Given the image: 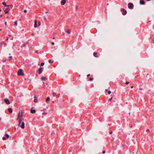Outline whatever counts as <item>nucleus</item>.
Segmentation results:
<instances>
[{"mask_svg": "<svg viewBox=\"0 0 154 154\" xmlns=\"http://www.w3.org/2000/svg\"><path fill=\"white\" fill-rule=\"evenodd\" d=\"M4 9L5 14L8 13L10 10L8 5H6V7H5Z\"/></svg>", "mask_w": 154, "mask_h": 154, "instance_id": "obj_1", "label": "nucleus"}, {"mask_svg": "<svg viewBox=\"0 0 154 154\" xmlns=\"http://www.w3.org/2000/svg\"><path fill=\"white\" fill-rule=\"evenodd\" d=\"M17 75H23V72L22 70L21 69H20L17 72Z\"/></svg>", "mask_w": 154, "mask_h": 154, "instance_id": "obj_2", "label": "nucleus"}, {"mask_svg": "<svg viewBox=\"0 0 154 154\" xmlns=\"http://www.w3.org/2000/svg\"><path fill=\"white\" fill-rule=\"evenodd\" d=\"M133 4L131 3H129L128 5V8L129 9H132L133 8Z\"/></svg>", "mask_w": 154, "mask_h": 154, "instance_id": "obj_3", "label": "nucleus"}, {"mask_svg": "<svg viewBox=\"0 0 154 154\" xmlns=\"http://www.w3.org/2000/svg\"><path fill=\"white\" fill-rule=\"evenodd\" d=\"M4 101L5 102L6 104L8 105L10 104V102L8 99L7 98H5L4 99Z\"/></svg>", "mask_w": 154, "mask_h": 154, "instance_id": "obj_4", "label": "nucleus"}, {"mask_svg": "<svg viewBox=\"0 0 154 154\" xmlns=\"http://www.w3.org/2000/svg\"><path fill=\"white\" fill-rule=\"evenodd\" d=\"M21 128L24 129L25 128V123L23 122H22L21 125L20 126Z\"/></svg>", "mask_w": 154, "mask_h": 154, "instance_id": "obj_5", "label": "nucleus"}, {"mask_svg": "<svg viewBox=\"0 0 154 154\" xmlns=\"http://www.w3.org/2000/svg\"><path fill=\"white\" fill-rule=\"evenodd\" d=\"M66 0H62L61 2V5H64L66 3Z\"/></svg>", "mask_w": 154, "mask_h": 154, "instance_id": "obj_6", "label": "nucleus"}, {"mask_svg": "<svg viewBox=\"0 0 154 154\" xmlns=\"http://www.w3.org/2000/svg\"><path fill=\"white\" fill-rule=\"evenodd\" d=\"M121 11H123V15H125L127 14V11H125L124 9H122L121 10Z\"/></svg>", "mask_w": 154, "mask_h": 154, "instance_id": "obj_7", "label": "nucleus"}, {"mask_svg": "<svg viewBox=\"0 0 154 154\" xmlns=\"http://www.w3.org/2000/svg\"><path fill=\"white\" fill-rule=\"evenodd\" d=\"M37 21L36 20H35V21L34 25V27L35 28H36L37 27Z\"/></svg>", "mask_w": 154, "mask_h": 154, "instance_id": "obj_8", "label": "nucleus"}, {"mask_svg": "<svg viewBox=\"0 0 154 154\" xmlns=\"http://www.w3.org/2000/svg\"><path fill=\"white\" fill-rule=\"evenodd\" d=\"M144 3H145V2L143 0H141L140 2V4L141 5H143L144 4Z\"/></svg>", "mask_w": 154, "mask_h": 154, "instance_id": "obj_9", "label": "nucleus"}, {"mask_svg": "<svg viewBox=\"0 0 154 154\" xmlns=\"http://www.w3.org/2000/svg\"><path fill=\"white\" fill-rule=\"evenodd\" d=\"M42 72V68H40L39 69V73L40 74Z\"/></svg>", "mask_w": 154, "mask_h": 154, "instance_id": "obj_10", "label": "nucleus"}, {"mask_svg": "<svg viewBox=\"0 0 154 154\" xmlns=\"http://www.w3.org/2000/svg\"><path fill=\"white\" fill-rule=\"evenodd\" d=\"M22 116V113H20V112L18 114V116L17 118H19L20 117L21 118Z\"/></svg>", "mask_w": 154, "mask_h": 154, "instance_id": "obj_11", "label": "nucleus"}, {"mask_svg": "<svg viewBox=\"0 0 154 154\" xmlns=\"http://www.w3.org/2000/svg\"><path fill=\"white\" fill-rule=\"evenodd\" d=\"M34 98H35V99L34 100V102L35 103H36L37 101V99L36 97L35 96H34Z\"/></svg>", "mask_w": 154, "mask_h": 154, "instance_id": "obj_12", "label": "nucleus"}, {"mask_svg": "<svg viewBox=\"0 0 154 154\" xmlns=\"http://www.w3.org/2000/svg\"><path fill=\"white\" fill-rule=\"evenodd\" d=\"M35 112H36V111L35 109H31V112L32 113H35Z\"/></svg>", "mask_w": 154, "mask_h": 154, "instance_id": "obj_13", "label": "nucleus"}, {"mask_svg": "<svg viewBox=\"0 0 154 154\" xmlns=\"http://www.w3.org/2000/svg\"><path fill=\"white\" fill-rule=\"evenodd\" d=\"M66 32L69 34H70L71 32V31L70 30H67L66 31Z\"/></svg>", "mask_w": 154, "mask_h": 154, "instance_id": "obj_14", "label": "nucleus"}, {"mask_svg": "<svg viewBox=\"0 0 154 154\" xmlns=\"http://www.w3.org/2000/svg\"><path fill=\"white\" fill-rule=\"evenodd\" d=\"M8 111L10 113H11L12 112V109L11 108H9L8 109Z\"/></svg>", "mask_w": 154, "mask_h": 154, "instance_id": "obj_15", "label": "nucleus"}, {"mask_svg": "<svg viewBox=\"0 0 154 154\" xmlns=\"http://www.w3.org/2000/svg\"><path fill=\"white\" fill-rule=\"evenodd\" d=\"M8 6L9 7V8H10V9H11L13 7V5H9Z\"/></svg>", "mask_w": 154, "mask_h": 154, "instance_id": "obj_16", "label": "nucleus"}, {"mask_svg": "<svg viewBox=\"0 0 154 154\" xmlns=\"http://www.w3.org/2000/svg\"><path fill=\"white\" fill-rule=\"evenodd\" d=\"M50 100V98L49 97H47L46 100V102H47L49 100Z\"/></svg>", "mask_w": 154, "mask_h": 154, "instance_id": "obj_17", "label": "nucleus"}, {"mask_svg": "<svg viewBox=\"0 0 154 154\" xmlns=\"http://www.w3.org/2000/svg\"><path fill=\"white\" fill-rule=\"evenodd\" d=\"M41 79L43 81H45L46 80V79L44 77H42Z\"/></svg>", "mask_w": 154, "mask_h": 154, "instance_id": "obj_18", "label": "nucleus"}, {"mask_svg": "<svg viewBox=\"0 0 154 154\" xmlns=\"http://www.w3.org/2000/svg\"><path fill=\"white\" fill-rule=\"evenodd\" d=\"M97 54V53H95V52H94V54H93V55H94V56L95 57H97V56H96V55Z\"/></svg>", "mask_w": 154, "mask_h": 154, "instance_id": "obj_19", "label": "nucleus"}, {"mask_svg": "<svg viewBox=\"0 0 154 154\" xmlns=\"http://www.w3.org/2000/svg\"><path fill=\"white\" fill-rule=\"evenodd\" d=\"M14 25H17V21H15V22H14Z\"/></svg>", "mask_w": 154, "mask_h": 154, "instance_id": "obj_20", "label": "nucleus"}, {"mask_svg": "<svg viewBox=\"0 0 154 154\" xmlns=\"http://www.w3.org/2000/svg\"><path fill=\"white\" fill-rule=\"evenodd\" d=\"M49 62L50 63H53V61H52L51 60H49Z\"/></svg>", "mask_w": 154, "mask_h": 154, "instance_id": "obj_21", "label": "nucleus"}, {"mask_svg": "<svg viewBox=\"0 0 154 154\" xmlns=\"http://www.w3.org/2000/svg\"><path fill=\"white\" fill-rule=\"evenodd\" d=\"M5 136H6V137H7L8 138L9 137V135L8 134H5Z\"/></svg>", "mask_w": 154, "mask_h": 154, "instance_id": "obj_22", "label": "nucleus"}, {"mask_svg": "<svg viewBox=\"0 0 154 154\" xmlns=\"http://www.w3.org/2000/svg\"><path fill=\"white\" fill-rule=\"evenodd\" d=\"M2 4L3 5H4L5 6V7H6V3L5 2H4L2 3Z\"/></svg>", "mask_w": 154, "mask_h": 154, "instance_id": "obj_23", "label": "nucleus"}, {"mask_svg": "<svg viewBox=\"0 0 154 154\" xmlns=\"http://www.w3.org/2000/svg\"><path fill=\"white\" fill-rule=\"evenodd\" d=\"M44 64H45V63H43V62L41 64V65L40 66H43V65H44Z\"/></svg>", "mask_w": 154, "mask_h": 154, "instance_id": "obj_24", "label": "nucleus"}, {"mask_svg": "<svg viewBox=\"0 0 154 154\" xmlns=\"http://www.w3.org/2000/svg\"><path fill=\"white\" fill-rule=\"evenodd\" d=\"M2 140H6V138L5 137H3L2 138Z\"/></svg>", "mask_w": 154, "mask_h": 154, "instance_id": "obj_25", "label": "nucleus"}, {"mask_svg": "<svg viewBox=\"0 0 154 154\" xmlns=\"http://www.w3.org/2000/svg\"><path fill=\"white\" fill-rule=\"evenodd\" d=\"M38 24L39 26H40L41 24V23L40 21H38Z\"/></svg>", "mask_w": 154, "mask_h": 154, "instance_id": "obj_26", "label": "nucleus"}, {"mask_svg": "<svg viewBox=\"0 0 154 154\" xmlns=\"http://www.w3.org/2000/svg\"><path fill=\"white\" fill-rule=\"evenodd\" d=\"M90 81H93V78H91L90 79H89Z\"/></svg>", "mask_w": 154, "mask_h": 154, "instance_id": "obj_27", "label": "nucleus"}, {"mask_svg": "<svg viewBox=\"0 0 154 154\" xmlns=\"http://www.w3.org/2000/svg\"><path fill=\"white\" fill-rule=\"evenodd\" d=\"M111 93V91H108V93L109 94H110Z\"/></svg>", "mask_w": 154, "mask_h": 154, "instance_id": "obj_28", "label": "nucleus"}, {"mask_svg": "<svg viewBox=\"0 0 154 154\" xmlns=\"http://www.w3.org/2000/svg\"><path fill=\"white\" fill-rule=\"evenodd\" d=\"M27 11L26 10H25L24 11V12L25 13H26L27 12Z\"/></svg>", "mask_w": 154, "mask_h": 154, "instance_id": "obj_29", "label": "nucleus"}, {"mask_svg": "<svg viewBox=\"0 0 154 154\" xmlns=\"http://www.w3.org/2000/svg\"><path fill=\"white\" fill-rule=\"evenodd\" d=\"M21 119H20V121L19 122V125L20 124V123H21Z\"/></svg>", "mask_w": 154, "mask_h": 154, "instance_id": "obj_30", "label": "nucleus"}, {"mask_svg": "<svg viewBox=\"0 0 154 154\" xmlns=\"http://www.w3.org/2000/svg\"><path fill=\"white\" fill-rule=\"evenodd\" d=\"M125 84H126V85H128V84H129V82H126V83H125Z\"/></svg>", "mask_w": 154, "mask_h": 154, "instance_id": "obj_31", "label": "nucleus"}, {"mask_svg": "<svg viewBox=\"0 0 154 154\" xmlns=\"http://www.w3.org/2000/svg\"><path fill=\"white\" fill-rule=\"evenodd\" d=\"M54 42H52V43H51V45H54Z\"/></svg>", "mask_w": 154, "mask_h": 154, "instance_id": "obj_32", "label": "nucleus"}, {"mask_svg": "<svg viewBox=\"0 0 154 154\" xmlns=\"http://www.w3.org/2000/svg\"><path fill=\"white\" fill-rule=\"evenodd\" d=\"M75 8L76 9H78V7L77 6H76L75 7Z\"/></svg>", "mask_w": 154, "mask_h": 154, "instance_id": "obj_33", "label": "nucleus"}, {"mask_svg": "<svg viewBox=\"0 0 154 154\" xmlns=\"http://www.w3.org/2000/svg\"><path fill=\"white\" fill-rule=\"evenodd\" d=\"M12 58V57L11 56H10L9 57V58L10 59H11Z\"/></svg>", "mask_w": 154, "mask_h": 154, "instance_id": "obj_34", "label": "nucleus"}, {"mask_svg": "<svg viewBox=\"0 0 154 154\" xmlns=\"http://www.w3.org/2000/svg\"><path fill=\"white\" fill-rule=\"evenodd\" d=\"M90 76V74H88V75H87V77H88L89 76Z\"/></svg>", "mask_w": 154, "mask_h": 154, "instance_id": "obj_35", "label": "nucleus"}, {"mask_svg": "<svg viewBox=\"0 0 154 154\" xmlns=\"http://www.w3.org/2000/svg\"><path fill=\"white\" fill-rule=\"evenodd\" d=\"M103 153H105V151H103Z\"/></svg>", "mask_w": 154, "mask_h": 154, "instance_id": "obj_36", "label": "nucleus"}, {"mask_svg": "<svg viewBox=\"0 0 154 154\" xmlns=\"http://www.w3.org/2000/svg\"><path fill=\"white\" fill-rule=\"evenodd\" d=\"M112 98H110L109 99V100H110V101L111 100H112Z\"/></svg>", "mask_w": 154, "mask_h": 154, "instance_id": "obj_37", "label": "nucleus"}, {"mask_svg": "<svg viewBox=\"0 0 154 154\" xmlns=\"http://www.w3.org/2000/svg\"><path fill=\"white\" fill-rule=\"evenodd\" d=\"M146 131H149V129H147V130H146Z\"/></svg>", "mask_w": 154, "mask_h": 154, "instance_id": "obj_38", "label": "nucleus"}, {"mask_svg": "<svg viewBox=\"0 0 154 154\" xmlns=\"http://www.w3.org/2000/svg\"><path fill=\"white\" fill-rule=\"evenodd\" d=\"M5 25H7V22H5Z\"/></svg>", "mask_w": 154, "mask_h": 154, "instance_id": "obj_39", "label": "nucleus"}, {"mask_svg": "<svg viewBox=\"0 0 154 154\" xmlns=\"http://www.w3.org/2000/svg\"><path fill=\"white\" fill-rule=\"evenodd\" d=\"M116 106H118V104H116Z\"/></svg>", "mask_w": 154, "mask_h": 154, "instance_id": "obj_40", "label": "nucleus"}, {"mask_svg": "<svg viewBox=\"0 0 154 154\" xmlns=\"http://www.w3.org/2000/svg\"><path fill=\"white\" fill-rule=\"evenodd\" d=\"M32 35H34V33H32Z\"/></svg>", "mask_w": 154, "mask_h": 154, "instance_id": "obj_41", "label": "nucleus"}, {"mask_svg": "<svg viewBox=\"0 0 154 154\" xmlns=\"http://www.w3.org/2000/svg\"><path fill=\"white\" fill-rule=\"evenodd\" d=\"M133 86H131V88H133Z\"/></svg>", "mask_w": 154, "mask_h": 154, "instance_id": "obj_42", "label": "nucleus"}, {"mask_svg": "<svg viewBox=\"0 0 154 154\" xmlns=\"http://www.w3.org/2000/svg\"><path fill=\"white\" fill-rule=\"evenodd\" d=\"M1 11H2V10H1V9H0V12Z\"/></svg>", "mask_w": 154, "mask_h": 154, "instance_id": "obj_43", "label": "nucleus"}, {"mask_svg": "<svg viewBox=\"0 0 154 154\" xmlns=\"http://www.w3.org/2000/svg\"><path fill=\"white\" fill-rule=\"evenodd\" d=\"M148 1H150L151 0H147Z\"/></svg>", "mask_w": 154, "mask_h": 154, "instance_id": "obj_44", "label": "nucleus"}, {"mask_svg": "<svg viewBox=\"0 0 154 154\" xmlns=\"http://www.w3.org/2000/svg\"><path fill=\"white\" fill-rule=\"evenodd\" d=\"M1 120V118H0V121Z\"/></svg>", "mask_w": 154, "mask_h": 154, "instance_id": "obj_45", "label": "nucleus"}, {"mask_svg": "<svg viewBox=\"0 0 154 154\" xmlns=\"http://www.w3.org/2000/svg\"><path fill=\"white\" fill-rule=\"evenodd\" d=\"M140 90H142V89H141V88H140Z\"/></svg>", "mask_w": 154, "mask_h": 154, "instance_id": "obj_46", "label": "nucleus"}, {"mask_svg": "<svg viewBox=\"0 0 154 154\" xmlns=\"http://www.w3.org/2000/svg\"><path fill=\"white\" fill-rule=\"evenodd\" d=\"M107 89H106V91H107Z\"/></svg>", "mask_w": 154, "mask_h": 154, "instance_id": "obj_47", "label": "nucleus"}, {"mask_svg": "<svg viewBox=\"0 0 154 154\" xmlns=\"http://www.w3.org/2000/svg\"><path fill=\"white\" fill-rule=\"evenodd\" d=\"M112 133V132H110V134H111Z\"/></svg>", "mask_w": 154, "mask_h": 154, "instance_id": "obj_48", "label": "nucleus"}]
</instances>
